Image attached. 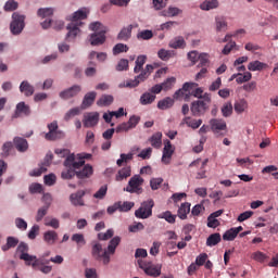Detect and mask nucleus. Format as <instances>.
<instances>
[{"label":"nucleus","instance_id":"603ef678","mask_svg":"<svg viewBox=\"0 0 278 278\" xmlns=\"http://www.w3.org/2000/svg\"><path fill=\"white\" fill-rule=\"evenodd\" d=\"M157 56L160 58V60H162L163 62H168L169 58H173V51L170 50H166V49H161L157 52Z\"/></svg>","mask_w":278,"mask_h":278},{"label":"nucleus","instance_id":"2f4dec72","mask_svg":"<svg viewBox=\"0 0 278 278\" xmlns=\"http://www.w3.org/2000/svg\"><path fill=\"white\" fill-rule=\"evenodd\" d=\"M175 105V100L170 97H166L157 102L159 110H170Z\"/></svg>","mask_w":278,"mask_h":278},{"label":"nucleus","instance_id":"ddd939ff","mask_svg":"<svg viewBox=\"0 0 278 278\" xmlns=\"http://www.w3.org/2000/svg\"><path fill=\"white\" fill-rule=\"evenodd\" d=\"M81 92V86L74 85L59 93V97L61 99H64V101H68V99H73L74 97H77Z\"/></svg>","mask_w":278,"mask_h":278},{"label":"nucleus","instance_id":"20e7f679","mask_svg":"<svg viewBox=\"0 0 278 278\" xmlns=\"http://www.w3.org/2000/svg\"><path fill=\"white\" fill-rule=\"evenodd\" d=\"M210 103H212L210 93H204L203 100L193 101L190 108L192 116H203L210 110Z\"/></svg>","mask_w":278,"mask_h":278},{"label":"nucleus","instance_id":"7ed1b4c3","mask_svg":"<svg viewBox=\"0 0 278 278\" xmlns=\"http://www.w3.org/2000/svg\"><path fill=\"white\" fill-rule=\"evenodd\" d=\"M89 29L94 31L90 35L89 39L92 47H99L105 42V34H108V27L101 24V22L91 23Z\"/></svg>","mask_w":278,"mask_h":278},{"label":"nucleus","instance_id":"dca6fc26","mask_svg":"<svg viewBox=\"0 0 278 278\" xmlns=\"http://www.w3.org/2000/svg\"><path fill=\"white\" fill-rule=\"evenodd\" d=\"M84 127H94L99 124V113L91 112L84 115Z\"/></svg>","mask_w":278,"mask_h":278},{"label":"nucleus","instance_id":"6ab92c4d","mask_svg":"<svg viewBox=\"0 0 278 278\" xmlns=\"http://www.w3.org/2000/svg\"><path fill=\"white\" fill-rule=\"evenodd\" d=\"M84 197H86V191L79 190L76 193L70 195V201L73 205L84 206Z\"/></svg>","mask_w":278,"mask_h":278},{"label":"nucleus","instance_id":"0eeeda50","mask_svg":"<svg viewBox=\"0 0 278 278\" xmlns=\"http://www.w3.org/2000/svg\"><path fill=\"white\" fill-rule=\"evenodd\" d=\"M154 206H155V202L153 201V199L143 201L140 207L137 211H135L136 218H141L142 220L147 218H151V216H153Z\"/></svg>","mask_w":278,"mask_h":278},{"label":"nucleus","instance_id":"680f3d73","mask_svg":"<svg viewBox=\"0 0 278 278\" xmlns=\"http://www.w3.org/2000/svg\"><path fill=\"white\" fill-rule=\"evenodd\" d=\"M252 260L263 264L264 261L268 260V256L264 252L256 251V252L252 253Z\"/></svg>","mask_w":278,"mask_h":278},{"label":"nucleus","instance_id":"f8f14e48","mask_svg":"<svg viewBox=\"0 0 278 278\" xmlns=\"http://www.w3.org/2000/svg\"><path fill=\"white\" fill-rule=\"evenodd\" d=\"M175 153V148L170 140H166L163 148L162 163L165 165L170 164V160H173V155Z\"/></svg>","mask_w":278,"mask_h":278},{"label":"nucleus","instance_id":"423d86ee","mask_svg":"<svg viewBox=\"0 0 278 278\" xmlns=\"http://www.w3.org/2000/svg\"><path fill=\"white\" fill-rule=\"evenodd\" d=\"M17 251L22 253L20 255V260H23L26 262V266H33V268H36L37 266H40V260L34 255H29L27 252L29 251V247L26 243H20L17 247Z\"/></svg>","mask_w":278,"mask_h":278},{"label":"nucleus","instance_id":"4d7b16f0","mask_svg":"<svg viewBox=\"0 0 278 278\" xmlns=\"http://www.w3.org/2000/svg\"><path fill=\"white\" fill-rule=\"evenodd\" d=\"M176 81H177V78L169 77L163 84H161V86H162L163 90L166 92L168 90H172V88L175 86Z\"/></svg>","mask_w":278,"mask_h":278},{"label":"nucleus","instance_id":"aec40b11","mask_svg":"<svg viewBox=\"0 0 278 278\" xmlns=\"http://www.w3.org/2000/svg\"><path fill=\"white\" fill-rule=\"evenodd\" d=\"M197 86H199V84L197 83H185L182 88L178 89L174 93V99H179V97H184V94H186L185 92H190V90H192L193 88H197Z\"/></svg>","mask_w":278,"mask_h":278},{"label":"nucleus","instance_id":"3c124183","mask_svg":"<svg viewBox=\"0 0 278 278\" xmlns=\"http://www.w3.org/2000/svg\"><path fill=\"white\" fill-rule=\"evenodd\" d=\"M151 38H153V30L150 29L141 30L137 34L138 40H151Z\"/></svg>","mask_w":278,"mask_h":278},{"label":"nucleus","instance_id":"c85d7f7f","mask_svg":"<svg viewBox=\"0 0 278 278\" xmlns=\"http://www.w3.org/2000/svg\"><path fill=\"white\" fill-rule=\"evenodd\" d=\"M112 103H114V96L112 94H102L97 101L99 108H108V105H112Z\"/></svg>","mask_w":278,"mask_h":278},{"label":"nucleus","instance_id":"9d476101","mask_svg":"<svg viewBox=\"0 0 278 278\" xmlns=\"http://www.w3.org/2000/svg\"><path fill=\"white\" fill-rule=\"evenodd\" d=\"M140 123V116L132 115L129 121L126 123H122L116 127V134H123V131H129V129H136Z\"/></svg>","mask_w":278,"mask_h":278},{"label":"nucleus","instance_id":"4c0bfd02","mask_svg":"<svg viewBox=\"0 0 278 278\" xmlns=\"http://www.w3.org/2000/svg\"><path fill=\"white\" fill-rule=\"evenodd\" d=\"M178 14H181V9L177 7H169L168 9H165L161 12V16L166 17L178 16Z\"/></svg>","mask_w":278,"mask_h":278},{"label":"nucleus","instance_id":"f704fd0d","mask_svg":"<svg viewBox=\"0 0 278 278\" xmlns=\"http://www.w3.org/2000/svg\"><path fill=\"white\" fill-rule=\"evenodd\" d=\"M267 67L268 65L261 61H252L248 64V71H251L252 73H255V71H264V68Z\"/></svg>","mask_w":278,"mask_h":278},{"label":"nucleus","instance_id":"9b49d317","mask_svg":"<svg viewBox=\"0 0 278 278\" xmlns=\"http://www.w3.org/2000/svg\"><path fill=\"white\" fill-rule=\"evenodd\" d=\"M211 131L216 136H225V134H220V131H227V123L225 119L213 118L210 121Z\"/></svg>","mask_w":278,"mask_h":278},{"label":"nucleus","instance_id":"f03ea898","mask_svg":"<svg viewBox=\"0 0 278 278\" xmlns=\"http://www.w3.org/2000/svg\"><path fill=\"white\" fill-rule=\"evenodd\" d=\"M92 154H68L64 161V166H66V170L62 172V179H73L75 175H77V170H79L80 166L86 164V160H90Z\"/></svg>","mask_w":278,"mask_h":278},{"label":"nucleus","instance_id":"bb28decb","mask_svg":"<svg viewBox=\"0 0 278 278\" xmlns=\"http://www.w3.org/2000/svg\"><path fill=\"white\" fill-rule=\"evenodd\" d=\"M155 99H157L155 94L151 93L150 91H147L141 94L139 103L141 105H151V103L155 102Z\"/></svg>","mask_w":278,"mask_h":278},{"label":"nucleus","instance_id":"338daca9","mask_svg":"<svg viewBox=\"0 0 278 278\" xmlns=\"http://www.w3.org/2000/svg\"><path fill=\"white\" fill-rule=\"evenodd\" d=\"M110 238H114V229H108L106 232L98 233V239L100 240H110Z\"/></svg>","mask_w":278,"mask_h":278},{"label":"nucleus","instance_id":"37998d69","mask_svg":"<svg viewBox=\"0 0 278 278\" xmlns=\"http://www.w3.org/2000/svg\"><path fill=\"white\" fill-rule=\"evenodd\" d=\"M149 140L154 149H160L162 147V132H155Z\"/></svg>","mask_w":278,"mask_h":278},{"label":"nucleus","instance_id":"de8ad7c7","mask_svg":"<svg viewBox=\"0 0 278 278\" xmlns=\"http://www.w3.org/2000/svg\"><path fill=\"white\" fill-rule=\"evenodd\" d=\"M129 47L125 43H117L113 47V55H118L121 53H127Z\"/></svg>","mask_w":278,"mask_h":278},{"label":"nucleus","instance_id":"4be33fe9","mask_svg":"<svg viewBox=\"0 0 278 278\" xmlns=\"http://www.w3.org/2000/svg\"><path fill=\"white\" fill-rule=\"evenodd\" d=\"M92 173H94L92 166L90 164H87L83 167L81 170H76V177L78 179H88L92 177Z\"/></svg>","mask_w":278,"mask_h":278},{"label":"nucleus","instance_id":"6e6552de","mask_svg":"<svg viewBox=\"0 0 278 278\" xmlns=\"http://www.w3.org/2000/svg\"><path fill=\"white\" fill-rule=\"evenodd\" d=\"M142 184H144V178L140 175H135L129 179L128 186L124 188V191L130 194H142Z\"/></svg>","mask_w":278,"mask_h":278},{"label":"nucleus","instance_id":"49530a36","mask_svg":"<svg viewBox=\"0 0 278 278\" xmlns=\"http://www.w3.org/2000/svg\"><path fill=\"white\" fill-rule=\"evenodd\" d=\"M253 79V74L251 72H245L244 74L238 73L237 84H247Z\"/></svg>","mask_w":278,"mask_h":278},{"label":"nucleus","instance_id":"1a4fd4ad","mask_svg":"<svg viewBox=\"0 0 278 278\" xmlns=\"http://www.w3.org/2000/svg\"><path fill=\"white\" fill-rule=\"evenodd\" d=\"M137 262L139 268H141V270L144 271L149 277H160V275H162V267L153 265L152 262L144 261L142 258H139Z\"/></svg>","mask_w":278,"mask_h":278},{"label":"nucleus","instance_id":"a19ab883","mask_svg":"<svg viewBox=\"0 0 278 278\" xmlns=\"http://www.w3.org/2000/svg\"><path fill=\"white\" fill-rule=\"evenodd\" d=\"M220 240H222L220 233L218 232L212 233L206 239V247H216V244H218Z\"/></svg>","mask_w":278,"mask_h":278},{"label":"nucleus","instance_id":"393cba45","mask_svg":"<svg viewBox=\"0 0 278 278\" xmlns=\"http://www.w3.org/2000/svg\"><path fill=\"white\" fill-rule=\"evenodd\" d=\"M190 214V203L185 202L178 207L177 216L180 220H186Z\"/></svg>","mask_w":278,"mask_h":278},{"label":"nucleus","instance_id":"052dcab7","mask_svg":"<svg viewBox=\"0 0 278 278\" xmlns=\"http://www.w3.org/2000/svg\"><path fill=\"white\" fill-rule=\"evenodd\" d=\"M14 10H18V2L8 0L4 4V12H14Z\"/></svg>","mask_w":278,"mask_h":278},{"label":"nucleus","instance_id":"b1692460","mask_svg":"<svg viewBox=\"0 0 278 278\" xmlns=\"http://www.w3.org/2000/svg\"><path fill=\"white\" fill-rule=\"evenodd\" d=\"M152 73H153V65L148 64L146 65V68L142 67V70L140 71V74L137 75L136 77L142 84V81H147L149 79Z\"/></svg>","mask_w":278,"mask_h":278},{"label":"nucleus","instance_id":"cd10ccee","mask_svg":"<svg viewBox=\"0 0 278 278\" xmlns=\"http://www.w3.org/2000/svg\"><path fill=\"white\" fill-rule=\"evenodd\" d=\"M181 125L191 127V129H199L203 125V119H192V117L187 116L182 119Z\"/></svg>","mask_w":278,"mask_h":278},{"label":"nucleus","instance_id":"c9c22d12","mask_svg":"<svg viewBox=\"0 0 278 278\" xmlns=\"http://www.w3.org/2000/svg\"><path fill=\"white\" fill-rule=\"evenodd\" d=\"M157 218H162L163 220H166V223H169V225H175L177 220V215H174L170 211H165L161 213Z\"/></svg>","mask_w":278,"mask_h":278},{"label":"nucleus","instance_id":"39448f33","mask_svg":"<svg viewBox=\"0 0 278 278\" xmlns=\"http://www.w3.org/2000/svg\"><path fill=\"white\" fill-rule=\"evenodd\" d=\"M25 29V15L14 12L10 24V31L13 36H21Z\"/></svg>","mask_w":278,"mask_h":278},{"label":"nucleus","instance_id":"2eb2a0df","mask_svg":"<svg viewBox=\"0 0 278 278\" xmlns=\"http://www.w3.org/2000/svg\"><path fill=\"white\" fill-rule=\"evenodd\" d=\"M51 162H53V154H47L41 166L38 169L33 170L30 175L33 177H40L42 173H47V167L51 166Z\"/></svg>","mask_w":278,"mask_h":278},{"label":"nucleus","instance_id":"f3484780","mask_svg":"<svg viewBox=\"0 0 278 278\" xmlns=\"http://www.w3.org/2000/svg\"><path fill=\"white\" fill-rule=\"evenodd\" d=\"M81 25H84V23H73L71 22L68 25H67V35H66V38L67 40H73L75 38H77V36H79V31H81L79 29V27H81Z\"/></svg>","mask_w":278,"mask_h":278},{"label":"nucleus","instance_id":"c756f323","mask_svg":"<svg viewBox=\"0 0 278 278\" xmlns=\"http://www.w3.org/2000/svg\"><path fill=\"white\" fill-rule=\"evenodd\" d=\"M170 49H186V39L184 37L178 36L169 41Z\"/></svg>","mask_w":278,"mask_h":278},{"label":"nucleus","instance_id":"774afa93","mask_svg":"<svg viewBox=\"0 0 278 278\" xmlns=\"http://www.w3.org/2000/svg\"><path fill=\"white\" fill-rule=\"evenodd\" d=\"M119 203V212H129L136 203L134 202H117Z\"/></svg>","mask_w":278,"mask_h":278},{"label":"nucleus","instance_id":"72a5a7b5","mask_svg":"<svg viewBox=\"0 0 278 278\" xmlns=\"http://www.w3.org/2000/svg\"><path fill=\"white\" fill-rule=\"evenodd\" d=\"M218 5V0H205L200 4V9H202L205 12H210V10H216Z\"/></svg>","mask_w":278,"mask_h":278},{"label":"nucleus","instance_id":"bf43d9fd","mask_svg":"<svg viewBox=\"0 0 278 278\" xmlns=\"http://www.w3.org/2000/svg\"><path fill=\"white\" fill-rule=\"evenodd\" d=\"M238 238V235L233 228H230L223 235V240H226L228 242H231Z\"/></svg>","mask_w":278,"mask_h":278},{"label":"nucleus","instance_id":"69168bd1","mask_svg":"<svg viewBox=\"0 0 278 278\" xmlns=\"http://www.w3.org/2000/svg\"><path fill=\"white\" fill-rule=\"evenodd\" d=\"M105 194H108V185L102 186L94 194V199L103 200L105 199Z\"/></svg>","mask_w":278,"mask_h":278},{"label":"nucleus","instance_id":"6e6d98bb","mask_svg":"<svg viewBox=\"0 0 278 278\" xmlns=\"http://www.w3.org/2000/svg\"><path fill=\"white\" fill-rule=\"evenodd\" d=\"M37 15L39 16V18H50V16H53V9L51 8L39 9L37 12Z\"/></svg>","mask_w":278,"mask_h":278},{"label":"nucleus","instance_id":"58836bf2","mask_svg":"<svg viewBox=\"0 0 278 278\" xmlns=\"http://www.w3.org/2000/svg\"><path fill=\"white\" fill-rule=\"evenodd\" d=\"M43 240L47 244H53L58 241V232L55 230H48L43 233Z\"/></svg>","mask_w":278,"mask_h":278},{"label":"nucleus","instance_id":"a878e982","mask_svg":"<svg viewBox=\"0 0 278 278\" xmlns=\"http://www.w3.org/2000/svg\"><path fill=\"white\" fill-rule=\"evenodd\" d=\"M13 142L15 144V149H17L20 153H25V151L29 149V143H27V139L15 137Z\"/></svg>","mask_w":278,"mask_h":278},{"label":"nucleus","instance_id":"f257e3e1","mask_svg":"<svg viewBox=\"0 0 278 278\" xmlns=\"http://www.w3.org/2000/svg\"><path fill=\"white\" fill-rule=\"evenodd\" d=\"M121 244V237L116 236L112 238L109 242L106 250L103 251V245L101 243H93L91 249V255L97 262H102L104 266H108L111 262V255L116 253V249Z\"/></svg>","mask_w":278,"mask_h":278},{"label":"nucleus","instance_id":"4468645a","mask_svg":"<svg viewBox=\"0 0 278 278\" xmlns=\"http://www.w3.org/2000/svg\"><path fill=\"white\" fill-rule=\"evenodd\" d=\"M88 14H90V11L87 8H83L74 12L72 16H68L67 21H71V23H83L81 21L88 18Z\"/></svg>","mask_w":278,"mask_h":278},{"label":"nucleus","instance_id":"a18cd8bd","mask_svg":"<svg viewBox=\"0 0 278 278\" xmlns=\"http://www.w3.org/2000/svg\"><path fill=\"white\" fill-rule=\"evenodd\" d=\"M18 244V240L14 237L7 238V244L2 245V251H10V249H14Z\"/></svg>","mask_w":278,"mask_h":278},{"label":"nucleus","instance_id":"8fccbe9b","mask_svg":"<svg viewBox=\"0 0 278 278\" xmlns=\"http://www.w3.org/2000/svg\"><path fill=\"white\" fill-rule=\"evenodd\" d=\"M72 242H76L77 243V247L78 249L81 248V247H85L86 244V238L84 237V235L81 233H74L72 236Z\"/></svg>","mask_w":278,"mask_h":278},{"label":"nucleus","instance_id":"5701e85b","mask_svg":"<svg viewBox=\"0 0 278 278\" xmlns=\"http://www.w3.org/2000/svg\"><path fill=\"white\" fill-rule=\"evenodd\" d=\"M20 92L25 94V97H31L36 92V89H34V86L29 81L23 80L20 85Z\"/></svg>","mask_w":278,"mask_h":278},{"label":"nucleus","instance_id":"13d9d810","mask_svg":"<svg viewBox=\"0 0 278 278\" xmlns=\"http://www.w3.org/2000/svg\"><path fill=\"white\" fill-rule=\"evenodd\" d=\"M191 97H194L195 99H203L205 97V93H203V88L197 86L190 91H188Z\"/></svg>","mask_w":278,"mask_h":278},{"label":"nucleus","instance_id":"c03bdc74","mask_svg":"<svg viewBox=\"0 0 278 278\" xmlns=\"http://www.w3.org/2000/svg\"><path fill=\"white\" fill-rule=\"evenodd\" d=\"M85 75L86 77H94L97 75V63L94 61H89Z\"/></svg>","mask_w":278,"mask_h":278},{"label":"nucleus","instance_id":"412c9836","mask_svg":"<svg viewBox=\"0 0 278 278\" xmlns=\"http://www.w3.org/2000/svg\"><path fill=\"white\" fill-rule=\"evenodd\" d=\"M134 30V25H128L123 27L117 35V40H122L123 42H127L129 38H131V31Z\"/></svg>","mask_w":278,"mask_h":278},{"label":"nucleus","instance_id":"e433bc0d","mask_svg":"<svg viewBox=\"0 0 278 278\" xmlns=\"http://www.w3.org/2000/svg\"><path fill=\"white\" fill-rule=\"evenodd\" d=\"M127 177H131V167L126 166L118 170L116 175V181H123V179H127Z\"/></svg>","mask_w":278,"mask_h":278},{"label":"nucleus","instance_id":"79ce46f5","mask_svg":"<svg viewBox=\"0 0 278 278\" xmlns=\"http://www.w3.org/2000/svg\"><path fill=\"white\" fill-rule=\"evenodd\" d=\"M247 108H249V102H247L244 99H241L235 103V112L237 114H242Z\"/></svg>","mask_w":278,"mask_h":278},{"label":"nucleus","instance_id":"a211bd4d","mask_svg":"<svg viewBox=\"0 0 278 278\" xmlns=\"http://www.w3.org/2000/svg\"><path fill=\"white\" fill-rule=\"evenodd\" d=\"M96 99H97V92L90 91V92L86 93L83 99L80 110H88V108H90V105H92V103H94Z\"/></svg>","mask_w":278,"mask_h":278},{"label":"nucleus","instance_id":"473e14b6","mask_svg":"<svg viewBox=\"0 0 278 278\" xmlns=\"http://www.w3.org/2000/svg\"><path fill=\"white\" fill-rule=\"evenodd\" d=\"M144 64H147V55L141 54L137 58L135 62L134 73L138 75L142 68H144Z\"/></svg>","mask_w":278,"mask_h":278},{"label":"nucleus","instance_id":"e2e57ef3","mask_svg":"<svg viewBox=\"0 0 278 278\" xmlns=\"http://www.w3.org/2000/svg\"><path fill=\"white\" fill-rule=\"evenodd\" d=\"M115 68L118 72L129 71V60L127 59L119 60Z\"/></svg>","mask_w":278,"mask_h":278},{"label":"nucleus","instance_id":"09e8293b","mask_svg":"<svg viewBox=\"0 0 278 278\" xmlns=\"http://www.w3.org/2000/svg\"><path fill=\"white\" fill-rule=\"evenodd\" d=\"M80 114H81L80 108L77 106V108L71 109L65 113L64 121H71V118H75V116H79Z\"/></svg>","mask_w":278,"mask_h":278},{"label":"nucleus","instance_id":"0e129e2a","mask_svg":"<svg viewBox=\"0 0 278 278\" xmlns=\"http://www.w3.org/2000/svg\"><path fill=\"white\" fill-rule=\"evenodd\" d=\"M45 225L46 227H52V229H60V220L58 218H51L49 220V217H46Z\"/></svg>","mask_w":278,"mask_h":278},{"label":"nucleus","instance_id":"5fc2aeb1","mask_svg":"<svg viewBox=\"0 0 278 278\" xmlns=\"http://www.w3.org/2000/svg\"><path fill=\"white\" fill-rule=\"evenodd\" d=\"M134 160V154L132 153H122L121 159L117 160L116 164L117 166H123V164H127L128 162H131Z\"/></svg>","mask_w":278,"mask_h":278},{"label":"nucleus","instance_id":"ea45409f","mask_svg":"<svg viewBox=\"0 0 278 278\" xmlns=\"http://www.w3.org/2000/svg\"><path fill=\"white\" fill-rule=\"evenodd\" d=\"M216 31H227V20L225 16L215 17Z\"/></svg>","mask_w":278,"mask_h":278},{"label":"nucleus","instance_id":"864d4df0","mask_svg":"<svg viewBox=\"0 0 278 278\" xmlns=\"http://www.w3.org/2000/svg\"><path fill=\"white\" fill-rule=\"evenodd\" d=\"M222 114L225 118L231 116V114H233V104H231V102L225 103L222 108Z\"/></svg>","mask_w":278,"mask_h":278},{"label":"nucleus","instance_id":"7c9ffc66","mask_svg":"<svg viewBox=\"0 0 278 278\" xmlns=\"http://www.w3.org/2000/svg\"><path fill=\"white\" fill-rule=\"evenodd\" d=\"M16 116H21L23 114L24 116H29L31 114V109H29V105L25 104V102H20L16 105Z\"/></svg>","mask_w":278,"mask_h":278}]
</instances>
